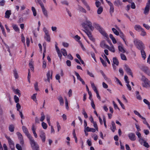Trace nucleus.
<instances>
[{
	"label": "nucleus",
	"instance_id": "a19ab883",
	"mask_svg": "<svg viewBox=\"0 0 150 150\" xmlns=\"http://www.w3.org/2000/svg\"><path fill=\"white\" fill-rule=\"evenodd\" d=\"M112 30L114 33L117 35H118L119 34V32L114 28H112Z\"/></svg>",
	"mask_w": 150,
	"mask_h": 150
},
{
	"label": "nucleus",
	"instance_id": "3c124183",
	"mask_svg": "<svg viewBox=\"0 0 150 150\" xmlns=\"http://www.w3.org/2000/svg\"><path fill=\"white\" fill-rule=\"evenodd\" d=\"M16 147L18 150H22V148L21 146L19 144H16Z\"/></svg>",
	"mask_w": 150,
	"mask_h": 150
},
{
	"label": "nucleus",
	"instance_id": "ddd939ff",
	"mask_svg": "<svg viewBox=\"0 0 150 150\" xmlns=\"http://www.w3.org/2000/svg\"><path fill=\"white\" fill-rule=\"evenodd\" d=\"M113 3L115 6L117 7L121 6L122 4V3L120 0H116Z\"/></svg>",
	"mask_w": 150,
	"mask_h": 150
},
{
	"label": "nucleus",
	"instance_id": "5701e85b",
	"mask_svg": "<svg viewBox=\"0 0 150 150\" xmlns=\"http://www.w3.org/2000/svg\"><path fill=\"white\" fill-rule=\"evenodd\" d=\"M141 69L145 73H146V72H147V71L149 70L148 68L147 67L144 66H142Z\"/></svg>",
	"mask_w": 150,
	"mask_h": 150
},
{
	"label": "nucleus",
	"instance_id": "2f4dec72",
	"mask_svg": "<svg viewBox=\"0 0 150 150\" xmlns=\"http://www.w3.org/2000/svg\"><path fill=\"white\" fill-rule=\"evenodd\" d=\"M118 48L119 50L122 52V53H125V51L123 47L119 45L118 46Z\"/></svg>",
	"mask_w": 150,
	"mask_h": 150
},
{
	"label": "nucleus",
	"instance_id": "6e6552de",
	"mask_svg": "<svg viewBox=\"0 0 150 150\" xmlns=\"http://www.w3.org/2000/svg\"><path fill=\"white\" fill-rule=\"evenodd\" d=\"M52 74L53 71H49L46 75L47 79H44V81H47L49 83H50V79H52Z\"/></svg>",
	"mask_w": 150,
	"mask_h": 150
},
{
	"label": "nucleus",
	"instance_id": "20e7f679",
	"mask_svg": "<svg viewBox=\"0 0 150 150\" xmlns=\"http://www.w3.org/2000/svg\"><path fill=\"white\" fill-rule=\"evenodd\" d=\"M134 45L139 50H140L143 49H145V46L142 41L138 39H134Z\"/></svg>",
	"mask_w": 150,
	"mask_h": 150
},
{
	"label": "nucleus",
	"instance_id": "37998d69",
	"mask_svg": "<svg viewBox=\"0 0 150 150\" xmlns=\"http://www.w3.org/2000/svg\"><path fill=\"white\" fill-rule=\"evenodd\" d=\"M13 72L14 73V76H15V78L16 79L18 78V73L17 72L16 69H14Z\"/></svg>",
	"mask_w": 150,
	"mask_h": 150
},
{
	"label": "nucleus",
	"instance_id": "09e8293b",
	"mask_svg": "<svg viewBox=\"0 0 150 150\" xmlns=\"http://www.w3.org/2000/svg\"><path fill=\"white\" fill-rule=\"evenodd\" d=\"M140 31H141V35L142 36H144L146 35V33L145 32L143 28L141 29V30Z\"/></svg>",
	"mask_w": 150,
	"mask_h": 150
},
{
	"label": "nucleus",
	"instance_id": "f704fd0d",
	"mask_svg": "<svg viewBox=\"0 0 150 150\" xmlns=\"http://www.w3.org/2000/svg\"><path fill=\"white\" fill-rule=\"evenodd\" d=\"M3 148L2 146L0 147V150H8L6 144H3Z\"/></svg>",
	"mask_w": 150,
	"mask_h": 150
},
{
	"label": "nucleus",
	"instance_id": "c85d7f7f",
	"mask_svg": "<svg viewBox=\"0 0 150 150\" xmlns=\"http://www.w3.org/2000/svg\"><path fill=\"white\" fill-rule=\"evenodd\" d=\"M22 128L23 132L26 135L29 133L27 129L25 126H23Z\"/></svg>",
	"mask_w": 150,
	"mask_h": 150
},
{
	"label": "nucleus",
	"instance_id": "f257e3e1",
	"mask_svg": "<svg viewBox=\"0 0 150 150\" xmlns=\"http://www.w3.org/2000/svg\"><path fill=\"white\" fill-rule=\"evenodd\" d=\"M81 25L84 29V31L88 35L89 39L92 41L94 42L95 39L93 37L89 30H90L93 31L94 29V27L92 26V23L86 18L85 21L83 23L81 24Z\"/></svg>",
	"mask_w": 150,
	"mask_h": 150
},
{
	"label": "nucleus",
	"instance_id": "13d9d810",
	"mask_svg": "<svg viewBox=\"0 0 150 150\" xmlns=\"http://www.w3.org/2000/svg\"><path fill=\"white\" fill-rule=\"evenodd\" d=\"M65 105L66 108L67 109L69 108L68 106V102L67 101V98H65Z\"/></svg>",
	"mask_w": 150,
	"mask_h": 150
},
{
	"label": "nucleus",
	"instance_id": "680f3d73",
	"mask_svg": "<svg viewBox=\"0 0 150 150\" xmlns=\"http://www.w3.org/2000/svg\"><path fill=\"white\" fill-rule=\"evenodd\" d=\"M34 87L35 90L36 91H37L38 90V83L37 82H36L34 84Z\"/></svg>",
	"mask_w": 150,
	"mask_h": 150
},
{
	"label": "nucleus",
	"instance_id": "58836bf2",
	"mask_svg": "<svg viewBox=\"0 0 150 150\" xmlns=\"http://www.w3.org/2000/svg\"><path fill=\"white\" fill-rule=\"evenodd\" d=\"M58 100L59 101L61 105H63L64 103V100L62 97L61 96H60L58 98Z\"/></svg>",
	"mask_w": 150,
	"mask_h": 150
},
{
	"label": "nucleus",
	"instance_id": "a211bd4d",
	"mask_svg": "<svg viewBox=\"0 0 150 150\" xmlns=\"http://www.w3.org/2000/svg\"><path fill=\"white\" fill-rule=\"evenodd\" d=\"M149 10V6H148L147 5H146L145 8V9L144 12V13L145 15H147L148 13Z\"/></svg>",
	"mask_w": 150,
	"mask_h": 150
},
{
	"label": "nucleus",
	"instance_id": "052dcab7",
	"mask_svg": "<svg viewBox=\"0 0 150 150\" xmlns=\"http://www.w3.org/2000/svg\"><path fill=\"white\" fill-rule=\"evenodd\" d=\"M103 120L104 122V125L105 126V127L106 128H107V126L106 125V119L104 116H103Z\"/></svg>",
	"mask_w": 150,
	"mask_h": 150
},
{
	"label": "nucleus",
	"instance_id": "e433bc0d",
	"mask_svg": "<svg viewBox=\"0 0 150 150\" xmlns=\"http://www.w3.org/2000/svg\"><path fill=\"white\" fill-rule=\"evenodd\" d=\"M36 93L34 94L33 95L31 96V98L34 101L37 103V100L36 99Z\"/></svg>",
	"mask_w": 150,
	"mask_h": 150
},
{
	"label": "nucleus",
	"instance_id": "9b49d317",
	"mask_svg": "<svg viewBox=\"0 0 150 150\" xmlns=\"http://www.w3.org/2000/svg\"><path fill=\"white\" fill-rule=\"evenodd\" d=\"M39 135L41 138L42 141L44 142L45 141L46 137L45 133L42 131H41L40 132Z\"/></svg>",
	"mask_w": 150,
	"mask_h": 150
},
{
	"label": "nucleus",
	"instance_id": "2eb2a0df",
	"mask_svg": "<svg viewBox=\"0 0 150 150\" xmlns=\"http://www.w3.org/2000/svg\"><path fill=\"white\" fill-rule=\"evenodd\" d=\"M11 14V10L6 11L5 13V17L7 18H9Z\"/></svg>",
	"mask_w": 150,
	"mask_h": 150
},
{
	"label": "nucleus",
	"instance_id": "b1692460",
	"mask_svg": "<svg viewBox=\"0 0 150 150\" xmlns=\"http://www.w3.org/2000/svg\"><path fill=\"white\" fill-rule=\"evenodd\" d=\"M136 134L137 136L139 138V141L141 142L142 141H144V139L142 137H141V133L139 132H136Z\"/></svg>",
	"mask_w": 150,
	"mask_h": 150
},
{
	"label": "nucleus",
	"instance_id": "a878e982",
	"mask_svg": "<svg viewBox=\"0 0 150 150\" xmlns=\"http://www.w3.org/2000/svg\"><path fill=\"white\" fill-rule=\"evenodd\" d=\"M82 1L84 5L86 6V8H87L88 11H90V6L85 1V0H82Z\"/></svg>",
	"mask_w": 150,
	"mask_h": 150
},
{
	"label": "nucleus",
	"instance_id": "bb28decb",
	"mask_svg": "<svg viewBox=\"0 0 150 150\" xmlns=\"http://www.w3.org/2000/svg\"><path fill=\"white\" fill-rule=\"evenodd\" d=\"M110 44L112 45V46L111 47L109 46L108 49L110 51L113 52H115V50L114 46L112 45L111 42H110Z\"/></svg>",
	"mask_w": 150,
	"mask_h": 150
},
{
	"label": "nucleus",
	"instance_id": "8fccbe9b",
	"mask_svg": "<svg viewBox=\"0 0 150 150\" xmlns=\"http://www.w3.org/2000/svg\"><path fill=\"white\" fill-rule=\"evenodd\" d=\"M143 142V146H144L145 147H146L147 148H149V147L150 146L148 143L146 142L144 140V141Z\"/></svg>",
	"mask_w": 150,
	"mask_h": 150
},
{
	"label": "nucleus",
	"instance_id": "338daca9",
	"mask_svg": "<svg viewBox=\"0 0 150 150\" xmlns=\"http://www.w3.org/2000/svg\"><path fill=\"white\" fill-rule=\"evenodd\" d=\"M75 74L76 76H77V79L80 80L81 78L79 74L76 71L75 72Z\"/></svg>",
	"mask_w": 150,
	"mask_h": 150
},
{
	"label": "nucleus",
	"instance_id": "de8ad7c7",
	"mask_svg": "<svg viewBox=\"0 0 150 150\" xmlns=\"http://www.w3.org/2000/svg\"><path fill=\"white\" fill-rule=\"evenodd\" d=\"M119 35L120 37L123 39V40L125 42V39L124 38L125 36L123 33L122 32H120L119 33Z\"/></svg>",
	"mask_w": 150,
	"mask_h": 150
},
{
	"label": "nucleus",
	"instance_id": "4468645a",
	"mask_svg": "<svg viewBox=\"0 0 150 150\" xmlns=\"http://www.w3.org/2000/svg\"><path fill=\"white\" fill-rule=\"evenodd\" d=\"M100 46L103 48H108L109 46L106 44L104 41H103L100 44Z\"/></svg>",
	"mask_w": 150,
	"mask_h": 150
},
{
	"label": "nucleus",
	"instance_id": "f3484780",
	"mask_svg": "<svg viewBox=\"0 0 150 150\" xmlns=\"http://www.w3.org/2000/svg\"><path fill=\"white\" fill-rule=\"evenodd\" d=\"M144 49H143L140 50L142 57L144 59H145L146 58V54L144 50Z\"/></svg>",
	"mask_w": 150,
	"mask_h": 150
},
{
	"label": "nucleus",
	"instance_id": "c756f323",
	"mask_svg": "<svg viewBox=\"0 0 150 150\" xmlns=\"http://www.w3.org/2000/svg\"><path fill=\"white\" fill-rule=\"evenodd\" d=\"M134 29L138 31H139V30H141V29H142L143 28L141 27L139 25H136L134 27Z\"/></svg>",
	"mask_w": 150,
	"mask_h": 150
},
{
	"label": "nucleus",
	"instance_id": "0eeeda50",
	"mask_svg": "<svg viewBox=\"0 0 150 150\" xmlns=\"http://www.w3.org/2000/svg\"><path fill=\"white\" fill-rule=\"evenodd\" d=\"M5 137L8 141L10 148L11 149L14 148V143L13 141L8 136L6 135H5Z\"/></svg>",
	"mask_w": 150,
	"mask_h": 150
},
{
	"label": "nucleus",
	"instance_id": "603ef678",
	"mask_svg": "<svg viewBox=\"0 0 150 150\" xmlns=\"http://www.w3.org/2000/svg\"><path fill=\"white\" fill-rule=\"evenodd\" d=\"M134 112L136 115H138L140 118L142 116L138 111L136 110L134 111Z\"/></svg>",
	"mask_w": 150,
	"mask_h": 150
},
{
	"label": "nucleus",
	"instance_id": "e2e57ef3",
	"mask_svg": "<svg viewBox=\"0 0 150 150\" xmlns=\"http://www.w3.org/2000/svg\"><path fill=\"white\" fill-rule=\"evenodd\" d=\"M36 128H35V125H33L32 126V130L33 131V134L36 133Z\"/></svg>",
	"mask_w": 150,
	"mask_h": 150
},
{
	"label": "nucleus",
	"instance_id": "412c9836",
	"mask_svg": "<svg viewBox=\"0 0 150 150\" xmlns=\"http://www.w3.org/2000/svg\"><path fill=\"white\" fill-rule=\"evenodd\" d=\"M86 129L87 132H94L96 130L95 129L89 127H86Z\"/></svg>",
	"mask_w": 150,
	"mask_h": 150
},
{
	"label": "nucleus",
	"instance_id": "c03bdc74",
	"mask_svg": "<svg viewBox=\"0 0 150 150\" xmlns=\"http://www.w3.org/2000/svg\"><path fill=\"white\" fill-rule=\"evenodd\" d=\"M82 114L84 115V117L86 118H87L88 117L87 114L84 109H83L82 112Z\"/></svg>",
	"mask_w": 150,
	"mask_h": 150
},
{
	"label": "nucleus",
	"instance_id": "79ce46f5",
	"mask_svg": "<svg viewBox=\"0 0 150 150\" xmlns=\"http://www.w3.org/2000/svg\"><path fill=\"white\" fill-rule=\"evenodd\" d=\"M103 11V8L102 7L99 8L97 10V13L98 14H100Z\"/></svg>",
	"mask_w": 150,
	"mask_h": 150
},
{
	"label": "nucleus",
	"instance_id": "bf43d9fd",
	"mask_svg": "<svg viewBox=\"0 0 150 150\" xmlns=\"http://www.w3.org/2000/svg\"><path fill=\"white\" fill-rule=\"evenodd\" d=\"M21 41L23 43H24V45L25 46V38L23 34H22L21 35Z\"/></svg>",
	"mask_w": 150,
	"mask_h": 150
},
{
	"label": "nucleus",
	"instance_id": "a18cd8bd",
	"mask_svg": "<svg viewBox=\"0 0 150 150\" xmlns=\"http://www.w3.org/2000/svg\"><path fill=\"white\" fill-rule=\"evenodd\" d=\"M120 56L121 59L124 60H127V59L125 55L123 54H120Z\"/></svg>",
	"mask_w": 150,
	"mask_h": 150
},
{
	"label": "nucleus",
	"instance_id": "4c0bfd02",
	"mask_svg": "<svg viewBox=\"0 0 150 150\" xmlns=\"http://www.w3.org/2000/svg\"><path fill=\"white\" fill-rule=\"evenodd\" d=\"M14 127L13 125H11L9 126V129L11 132H13L14 131Z\"/></svg>",
	"mask_w": 150,
	"mask_h": 150
},
{
	"label": "nucleus",
	"instance_id": "6ab92c4d",
	"mask_svg": "<svg viewBox=\"0 0 150 150\" xmlns=\"http://www.w3.org/2000/svg\"><path fill=\"white\" fill-rule=\"evenodd\" d=\"M109 6H110V12L111 14L114 12V6L112 3L110 4Z\"/></svg>",
	"mask_w": 150,
	"mask_h": 150
},
{
	"label": "nucleus",
	"instance_id": "69168bd1",
	"mask_svg": "<svg viewBox=\"0 0 150 150\" xmlns=\"http://www.w3.org/2000/svg\"><path fill=\"white\" fill-rule=\"evenodd\" d=\"M16 107L17 108V110L19 111H20L19 110L21 108V106L20 104L18 103H17L16 104Z\"/></svg>",
	"mask_w": 150,
	"mask_h": 150
},
{
	"label": "nucleus",
	"instance_id": "1a4fd4ad",
	"mask_svg": "<svg viewBox=\"0 0 150 150\" xmlns=\"http://www.w3.org/2000/svg\"><path fill=\"white\" fill-rule=\"evenodd\" d=\"M124 69L128 74L131 75L132 77H133V74L132 71V70L127 65V64H125V65Z\"/></svg>",
	"mask_w": 150,
	"mask_h": 150
},
{
	"label": "nucleus",
	"instance_id": "aec40b11",
	"mask_svg": "<svg viewBox=\"0 0 150 150\" xmlns=\"http://www.w3.org/2000/svg\"><path fill=\"white\" fill-rule=\"evenodd\" d=\"M45 39L48 42H50V38L49 33L45 34L44 36Z\"/></svg>",
	"mask_w": 150,
	"mask_h": 150
},
{
	"label": "nucleus",
	"instance_id": "774afa93",
	"mask_svg": "<svg viewBox=\"0 0 150 150\" xmlns=\"http://www.w3.org/2000/svg\"><path fill=\"white\" fill-rule=\"evenodd\" d=\"M14 91L15 92V93L18 94L19 96L20 95H21V93H20V91L18 89H16Z\"/></svg>",
	"mask_w": 150,
	"mask_h": 150
},
{
	"label": "nucleus",
	"instance_id": "39448f33",
	"mask_svg": "<svg viewBox=\"0 0 150 150\" xmlns=\"http://www.w3.org/2000/svg\"><path fill=\"white\" fill-rule=\"evenodd\" d=\"M141 79L144 83V84H143V86L144 87L146 88L150 87V81L145 76L142 75Z\"/></svg>",
	"mask_w": 150,
	"mask_h": 150
},
{
	"label": "nucleus",
	"instance_id": "cd10ccee",
	"mask_svg": "<svg viewBox=\"0 0 150 150\" xmlns=\"http://www.w3.org/2000/svg\"><path fill=\"white\" fill-rule=\"evenodd\" d=\"M111 125L112 128V130L113 132H114L115 130L116 129V127L114 121H112V122Z\"/></svg>",
	"mask_w": 150,
	"mask_h": 150
},
{
	"label": "nucleus",
	"instance_id": "4be33fe9",
	"mask_svg": "<svg viewBox=\"0 0 150 150\" xmlns=\"http://www.w3.org/2000/svg\"><path fill=\"white\" fill-rule=\"evenodd\" d=\"M113 62L114 64H116L117 66L118 65L119 62L116 57H114L113 58Z\"/></svg>",
	"mask_w": 150,
	"mask_h": 150
},
{
	"label": "nucleus",
	"instance_id": "473e14b6",
	"mask_svg": "<svg viewBox=\"0 0 150 150\" xmlns=\"http://www.w3.org/2000/svg\"><path fill=\"white\" fill-rule=\"evenodd\" d=\"M31 10L32 12H33V15L34 16H36L37 15V13L35 8L34 7L32 6L31 7Z\"/></svg>",
	"mask_w": 150,
	"mask_h": 150
},
{
	"label": "nucleus",
	"instance_id": "7c9ffc66",
	"mask_svg": "<svg viewBox=\"0 0 150 150\" xmlns=\"http://www.w3.org/2000/svg\"><path fill=\"white\" fill-rule=\"evenodd\" d=\"M61 51V52L64 56H66L67 55V52L65 49H62Z\"/></svg>",
	"mask_w": 150,
	"mask_h": 150
},
{
	"label": "nucleus",
	"instance_id": "423d86ee",
	"mask_svg": "<svg viewBox=\"0 0 150 150\" xmlns=\"http://www.w3.org/2000/svg\"><path fill=\"white\" fill-rule=\"evenodd\" d=\"M95 28L96 29L98 30L103 36L105 37L107 36V33L105 32L103 29L101 27L99 24H96L95 25Z\"/></svg>",
	"mask_w": 150,
	"mask_h": 150
},
{
	"label": "nucleus",
	"instance_id": "f8f14e48",
	"mask_svg": "<svg viewBox=\"0 0 150 150\" xmlns=\"http://www.w3.org/2000/svg\"><path fill=\"white\" fill-rule=\"evenodd\" d=\"M129 139L132 141H135L136 139V137L135 134L133 133H131L128 134Z\"/></svg>",
	"mask_w": 150,
	"mask_h": 150
},
{
	"label": "nucleus",
	"instance_id": "6e6d98bb",
	"mask_svg": "<svg viewBox=\"0 0 150 150\" xmlns=\"http://www.w3.org/2000/svg\"><path fill=\"white\" fill-rule=\"evenodd\" d=\"M93 123V126L95 128V129L96 130L98 131V128L96 122H95Z\"/></svg>",
	"mask_w": 150,
	"mask_h": 150
},
{
	"label": "nucleus",
	"instance_id": "ea45409f",
	"mask_svg": "<svg viewBox=\"0 0 150 150\" xmlns=\"http://www.w3.org/2000/svg\"><path fill=\"white\" fill-rule=\"evenodd\" d=\"M100 59L104 67H106L107 63L101 57H100Z\"/></svg>",
	"mask_w": 150,
	"mask_h": 150
},
{
	"label": "nucleus",
	"instance_id": "72a5a7b5",
	"mask_svg": "<svg viewBox=\"0 0 150 150\" xmlns=\"http://www.w3.org/2000/svg\"><path fill=\"white\" fill-rule=\"evenodd\" d=\"M91 86L92 88H93V90L96 93V92H98L97 89L96 87L95 86L94 83H91Z\"/></svg>",
	"mask_w": 150,
	"mask_h": 150
},
{
	"label": "nucleus",
	"instance_id": "0e129e2a",
	"mask_svg": "<svg viewBox=\"0 0 150 150\" xmlns=\"http://www.w3.org/2000/svg\"><path fill=\"white\" fill-rule=\"evenodd\" d=\"M124 79L126 83H129V81L128 80V77L127 75H125L124 76Z\"/></svg>",
	"mask_w": 150,
	"mask_h": 150
},
{
	"label": "nucleus",
	"instance_id": "dca6fc26",
	"mask_svg": "<svg viewBox=\"0 0 150 150\" xmlns=\"http://www.w3.org/2000/svg\"><path fill=\"white\" fill-rule=\"evenodd\" d=\"M42 9V10L43 13L44 15L46 17H47L48 14L47 11L45 9L44 5L41 6Z\"/></svg>",
	"mask_w": 150,
	"mask_h": 150
},
{
	"label": "nucleus",
	"instance_id": "864d4df0",
	"mask_svg": "<svg viewBox=\"0 0 150 150\" xmlns=\"http://www.w3.org/2000/svg\"><path fill=\"white\" fill-rule=\"evenodd\" d=\"M13 28L14 30L16 32L19 31V29L16 25H15L13 26Z\"/></svg>",
	"mask_w": 150,
	"mask_h": 150
},
{
	"label": "nucleus",
	"instance_id": "4d7b16f0",
	"mask_svg": "<svg viewBox=\"0 0 150 150\" xmlns=\"http://www.w3.org/2000/svg\"><path fill=\"white\" fill-rule=\"evenodd\" d=\"M117 101L119 103V104H120V105L121 106V107L123 109H125V107L124 105H123V104L122 103V102L120 101V100L119 99H117Z\"/></svg>",
	"mask_w": 150,
	"mask_h": 150
},
{
	"label": "nucleus",
	"instance_id": "49530a36",
	"mask_svg": "<svg viewBox=\"0 0 150 150\" xmlns=\"http://www.w3.org/2000/svg\"><path fill=\"white\" fill-rule=\"evenodd\" d=\"M42 126L43 128L44 129H46L47 127V124L44 122H42Z\"/></svg>",
	"mask_w": 150,
	"mask_h": 150
},
{
	"label": "nucleus",
	"instance_id": "7ed1b4c3",
	"mask_svg": "<svg viewBox=\"0 0 150 150\" xmlns=\"http://www.w3.org/2000/svg\"><path fill=\"white\" fill-rule=\"evenodd\" d=\"M27 136L28 138L30 141V143L33 149L34 150H39V146L38 144L35 142L33 138V137L28 133L26 135Z\"/></svg>",
	"mask_w": 150,
	"mask_h": 150
},
{
	"label": "nucleus",
	"instance_id": "9d476101",
	"mask_svg": "<svg viewBox=\"0 0 150 150\" xmlns=\"http://www.w3.org/2000/svg\"><path fill=\"white\" fill-rule=\"evenodd\" d=\"M16 134L18 136V138L20 141V144L23 146L24 144V140L23 137L21 134L19 132L16 133Z\"/></svg>",
	"mask_w": 150,
	"mask_h": 150
},
{
	"label": "nucleus",
	"instance_id": "c9c22d12",
	"mask_svg": "<svg viewBox=\"0 0 150 150\" xmlns=\"http://www.w3.org/2000/svg\"><path fill=\"white\" fill-rule=\"evenodd\" d=\"M79 9V11H81L82 12H83L86 13V11L85 9L82 6H79V7H78Z\"/></svg>",
	"mask_w": 150,
	"mask_h": 150
},
{
	"label": "nucleus",
	"instance_id": "f03ea898",
	"mask_svg": "<svg viewBox=\"0 0 150 150\" xmlns=\"http://www.w3.org/2000/svg\"><path fill=\"white\" fill-rule=\"evenodd\" d=\"M27 136L28 138L30 141V143L33 149L34 150H39V146L38 144L35 142L33 138V137L28 133L26 135Z\"/></svg>",
	"mask_w": 150,
	"mask_h": 150
},
{
	"label": "nucleus",
	"instance_id": "393cba45",
	"mask_svg": "<svg viewBox=\"0 0 150 150\" xmlns=\"http://www.w3.org/2000/svg\"><path fill=\"white\" fill-rule=\"evenodd\" d=\"M109 37L112 40V42L114 44L116 43L117 41L112 34H110L109 35Z\"/></svg>",
	"mask_w": 150,
	"mask_h": 150
},
{
	"label": "nucleus",
	"instance_id": "5fc2aeb1",
	"mask_svg": "<svg viewBox=\"0 0 150 150\" xmlns=\"http://www.w3.org/2000/svg\"><path fill=\"white\" fill-rule=\"evenodd\" d=\"M14 99L15 103H18L19 101V98L16 95L14 96Z\"/></svg>",
	"mask_w": 150,
	"mask_h": 150
}]
</instances>
